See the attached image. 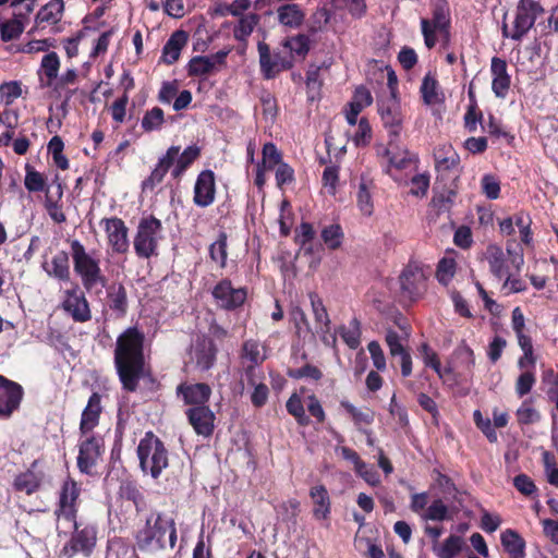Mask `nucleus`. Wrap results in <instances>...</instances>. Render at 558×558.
Returning <instances> with one entry per match:
<instances>
[{
  "label": "nucleus",
  "instance_id": "nucleus-25",
  "mask_svg": "<svg viewBox=\"0 0 558 558\" xmlns=\"http://www.w3.org/2000/svg\"><path fill=\"white\" fill-rule=\"evenodd\" d=\"M63 0H51L37 12L35 17V28L44 29L48 26L57 25L63 16Z\"/></svg>",
  "mask_w": 558,
  "mask_h": 558
},
{
  "label": "nucleus",
  "instance_id": "nucleus-64",
  "mask_svg": "<svg viewBox=\"0 0 558 558\" xmlns=\"http://www.w3.org/2000/svg\"><path fill=\"white\" fill-rule=\"evenodd\" d=\"M437 279L439 282L444 284H448V282L452 279L454 275V262L453 259H441L438 264L437 268Z\"/></svg>",
  "mask_w": 558,
  "mask_h": 558
},
{
  "label": "nucleus",
  "instance_id": "nucleus-16",
  "mask_svg": "<svg viewBox=\"0 0 558 558\" xmlns=\"http://www.w3.org/2000/svg\"><path fill=\"white\" fill-rule=\"evenodd\" d=\"M106 231L109 245L113 252L122 254L129 250V229L120 218H104L100 222Z\"/></svg>",
  "mask_w": 558,
  "mask_h": 558
},
{
  "label": "nucleus",
  "instance_id": "nucleus-61",
  "mask_svg": "<svg viewBox=\"0 0 558 558\" xmlns=\"http://www.w3.org/2000/svg\"><path fill=\"white\" fill-rule=\"evenodd\" d=\"M536 381L534 373L530 371L523 372L517 379L515 393L522 398L527 395Z\"/></svg>",
  "mask_w": 558,
  "mask_h": 558
},
{
  "label": "nucleus",
  "instance_id": "nucleus-3",
  "mask_svg": "<svg viewBox=\"0 0 558 558\" xmlns=\"http://www.w3.org/2000/svg\"><path fill=\"white\" fill-rule=\"evenodd\" d=\"M71 254L75 274L81 278L86 291L105 288L107 278L100 268V260L86 252L78 240L71 241Z\"/></svg>",
  "mask_w": 558,
  "mask_h": 558
},
{
  "label": "nucleus",
  "instance_id": "nucleus-8",
  "mask_svg": "<svg viewBox=\"0 0 558 558\" xmlns=\"http://www.w3.org/2000/svg\"><path fill=\"white\" fill-rule=\"evenodd\" d=\"M542 13L543 8L538 2L534 0H520L512 27L509 28L507 24L502 26L504 36L514 40L521 39Z\"/></svg>",
  "mask_w": 558,
  "mask_h": 558
},
{
  "label": "nucleus",
  "instance_id": "nucleus-22",
  "mask_svg": "<svg viewBox=\"0 0 558 558\" xmlns=\"http://www.w3.org/2000/svg\"><path fill=\"white\" fill-rule=\"evenodd\" d=\"M179 151V146H171L168 148L167 153L159 158L158 163L151 171L150 175L143 182V190H153L163 180L168 170L174 165V160L178 157Z\"/></svg>",
  "mask_w": 558,
  "mask_h": 558
},
{
  "label": "nucleus",
  "instance_id": "nucleus-44",
  "mask_svg": "<svg viewBox=\"0 0 558 558\" xmlns=\"http://www.w3.org/2000/svg\"><path fill=\"white\" fill-rule=\"evenodd\" d=\"M487 259L489 264V269L493 275H495L498 279L507 276V270L505 267L504 253L500 247L490 246L487 250Z\"/></svg>",
  "mask_w": 558,
  "mask_h": 558
},
{
  "label": "nucleus",
  "instance_id": "nucleus-47",
  "mask_svg": "<svg viewBox=\"0 0 558 558\" xmlns=\"http://www.w3.org/2000/svg\"><path fill=\"white\" fill-rule=\"evenodd\" d=\"M109 306L111 310L124 314L128 307V298L125 288L122 284L112 286L109 294Z\"/></svg>",
  "mask_w": 558,
  "mask_h": 558
},
{
  "label": "nucleus",
  "instance_id": "nucleus-36",
  "mask_svg": "<svg viewBox=\"0 0 558 558\" xmlns=\"http://www.w3.org/2000/svg\"><path fill=\"white\" fill-rule=\"evenodd\" d=\"M265 348L257 340L248 339L242 344L240 362L253 365H262L266 360Z\"/></svg>",
  "mask_w": 558,
  "mask_h": 558
},
{
  "label": "nucleus",
  "instance_id": "nucleus-38",
  "mask_svg": "<svg viewBox=\"0 0 558 558\" xmlns=\"http://www.w3.org/2000/svg\"><path fill=\"white\" fill-rule=\"evenodd\" d=\"M464 544L461 536L451 534L444 541L442 545H433V550L438 558H454L461 553Z\"/></svg>",
  "mask_w": 558,
  "mask_h": 558
},
{
  "label": "nucleus",
  "instance_id": "nucleus-23",
  "mask_svg": "<svg viewBox=\"0 0 558 558\" xmlns=\"http://www.w3.org/2000/svg\"><path fill=\"white\" fill-rule=\"evenodd\" d=\"M63 306L76 322H87L90 319L88 303L77 287L73 290L66 291V298L63 302Z\"/></svg>",
  "mask_w": 558,
  "mask_h": 558
},
{
  "label": "nucleus",
  "instance_id": "nucleus-54",
  "mask_svg": "<svg viewBox=\"0 0 558 558\" xmlns=\"http://www.w3.org/2000/svg\"><path fill=\"white\" fill-rule=\"evenodd\" d=\"M287 411L295 417L300 425H307L310 423L308 417L305 414V410L301 398L294 393L287 401Z\"/></svg>",
  "mask_w": 558,
  "mask_h": 558
},
{
  "label": "nucleus",
  "instance_id": "nucleus-11",
  "mask_svg": "<svg viewBox=\"0 0 558 558\" xmlns=\"http://www.w3.org/2000/svg\"><path fill=\"white\" fill-rule=\"evenodd\" d=\"M399 280L402 295L410 301L418 299L426 289V276L416 264H409Z\"/></svg>",
  "mask_w": 558,
  "mask_h": 558
},
{
  "label": "nucleus",
  "instance_id": "nucleus-40",
  "mask_svg": "<svg viewBox=\"0 0 558 558\" xmlns=\"http://www.w3.org/2000/svg\"><path fill=\"white\" fill-rule=\"evenodd\" d=\"M258 23L259 15L256 13H250L239 17L238 23L233 27V37L238 41L246 43Z\"/></svg>",
  "mask_w": 558,
  "mask_h": 558
},
{
  "label": "nucleus",
  "instance_id": "nucleus-29",
  "mask_svg": "<svg viewBox=\"0 0 558 558\" xmlns=\"http://www.w3.org/2000/svg\"><path fill=\"white\" fill-rule=\"evenodd\" d=\"M310 497L313 502V517L316 520L328 519L331 510V501L327 488L319 484L311 487Z\"/></svg>",
  "mask_w": 558,
  "mask_h": 558
},
{
  "label": "nucleus",
  "instance_id": "nucleus-5",
  "mask_svg": "<svg viewBox=\"0 0 558 558\" xmlns=\"http://www.w3.org/2000/svg\"><path fill=\"white\" fill-rule=\"evenodd\" d=\"M73 524V531L69 541L60 550V556L64 558H74L81 555L89 558L97 546L98 529L97 525L89 522L70 521Z\"/></svg>",
  "mask_w": 558,
  "mask_h": 558
},
{
  "label": "nucleus",
  "instance_id": "nucleus-50",
  "mask_svg": "<svg viewBox=\"0 0 558 558\" xmlns=\"http://www.w3.org/2000/svg\"><path fill=\"white\" fill-rule=\"evenodd\" d=\"M515 415L518 423L521 425L534 424L541 420V414L532 407L531 400L523 401L521 407L517 410Z\"/></svg>",
  "mask_w": 558,
  "mask_h": 558
},
{
  "label": "nucleus",
  "instance_id": "nucleus-43",
  "mask_svg": "<svg viewBox=\"0 0 558 558\" xmlns=\"http://www.w3.org/2000/svg\"><path fill=\"white\" fill-rule=\"evenodd\" d=\"M227 234L225 232H220L218 239L209 246L210 258L213 262L217 263L220 268H225L227 265Z\"/></svg>",
  "mask_w": 558,
  "mask_h": 558
},
{
  "label": "nucleus",
  "instance_id": "nucleus-49",
  "mask_svg": "<svg viewBox=\"0 0 558 558\" xmlns=\"http://www.w3.org/2000/svg\"><path fill=\"white\" fill-rule=\"evenodd\" d=\"M283 46L299 57L304 58L310 51V38L304 34H299L291 38H288Z\"/></svg>",
  "mask_w": 558,
  "mask_h": 558
},
{
  "label": "nucleus",
  "instance_id": "nucleus-15",
  "mask_svg": "<svg viewBox=\"0 0 558 558\" xmlns=\"http://www.w3.org/2000/svg\"><path fill=\"white\" fill-rule=\"evenodd\" d=\"M398 138H389L387 147L383 148V156L387 158L386 172L391 174V171L403 170L412 165H416L418 158L412 154L407 147L400 146L397 142Z\"/></svg>",
  "mask_w": 558,
  "mask_h": 558
},
{
  "label": "nucleus",
  "instance_id": "nucleus-19",
  "mask_svg": "<svg viewBox=\"0 0 558 558\" xmlns=\"http://www.w3.org/2000/svg\"><path fill=\"white\" fill-rule=\"evenodd\" d=\"M190 424L198 435L210 436L214 432L215 414L207 407H193L186 411Z\"/></svg>",
  "mask_w": 558,
  "mask_h": 558
},
{
  "label": "nucleus",
  "instance_id": "nucleus-56",
  "mask_svg": "<svg viewBox=\"0 0 558 558\" xmlns=\"http://www.w3.org/2000/svg\"><path fill=\"white\" fill-rule=\"evenodd\" d=\"M341 407L345 409V411L351 415L352 420L356 425L359 424H371L374 420V415L372 411L368 409L361 410L355 408L352 403L349 401H341Z\"/></svg>",
  "mask_w": 558,
  "mask_h": 558
},
{
  "label": "nucleus",
  "instance_id": "nucleus-55",
  "mask_svg": "<svg viewBox=\"0 0 558 558\" xmlns=\"http://www.w3.org/2000/svg\"><path fill=\"white\" fill-rule=\"evenodd\" d=\"M437 87L438 83L435 77L427 74L424 76L422 85H421V93L422 97L425 104L433 105L437 102L438 100V94H437Z\"/></svg>",
  "mask_w": 558,
  "mask_h": 558
},
{
  "label": "nucleus",
  "instance_id": "nucleus-59",
  "mask_svg": "<svg viewBox=\"0 0 558 558\" xmlns=\"http://www.w3.org/2000/svg\"><path fill=\"white\" fill-rule=\"evenodd\" d=\"M24 184L29 192H41L45 189L46 182L41 173L33 168L26 167Z\"/></svg>",
  "mask_w": 558,
  "mask_h": 558
},
{
  "label": "nucleus",
  "instance_id": "nucleus-35",
  "mask_svg": "<svg viewBox=\"0 0 558 558\" xmlns=\"http://www.w3.org/2000/svg\"><path fill=\"white\" fill-rule=\"evenodd\" d=\"M500 541L510 558H524L525 541L518 532L508 529L501 533Z\"/></svg>",
  "mask_w": 558,
  "mask_h": 558
},
{
  "label": "nucleus",
  "instance_id": "nucleus-34",
  "mask_svg": "<svg viewBox=\"0 0 558 558\" xmlns=\"http://www.w3.org/2000/svg\"><path fill=\"white\" fill-rule=\"evenodd\" d=\"M373 190V181L362 177L356 192V204L362 215L367 217L374 211Z\"/></svg>",
  "mask_w": 558,
  "mask_h": 558
},
{
  "label": "nucleus",
  "instance_id": "nucleus-4",
  "mask_svg": "<svg viewBox=\"0 0 558 558\" xmlns=\"http://www.w3.org/2000/svg\"><path fill=\"white\" fill-rule=\"evenodd\" d=\"M137 457L142 471L154 478H157L169 464L163 442L151 432L146 433L140 440Z\"/></svg>",
  "mask_w": 558,
  "mask_h": 558
},
{
  "label": "nucleus",
  "instance_id": "nucleus-53",
  "mask_svg": "<svg viewBox=\"0 0 558 558\" xmlns=\"http://www.w3.org/2000/svg\"><path fill=\"white\" fill-rule=\"evenodd\" d=\"M322 239L328 248H338L341 245L343 239L341 227L339 225H330L325 227L322 231Z\"/></svg>",
  "mask_w": 558,
  "mask_h": 558
},
{
  "label": "nucleus",
  "instance_id": "nucleus-2",
  "mask_svg": "<svg viewBox=\"0 0 558 558\" xmlns=\"http://www.w3.org/2000/svg\"><path fill=\"white\" fill-rule=\"evenodd\" d=\"M167 535L169 546L173 548L177 543L174 521L161 513H151L146 519L145 525L136 533L135 539L140 550L156 551L166 547Z\"/></svg>",
  "mask_w": 558,
  "mask_h": 558
},
{
  "label": "nucleus",
  "instance_id": "nucleus-12",
  "mask_svg": "<svg viewBox=\"0 0 558 558\" xmlns=\"http://www.w3.org/2000/svg\"><path fill=\"white\" fill-rule=\"evenodd\" d=\"M378 112L389 138H398L402 131L403 116L397 96L378 101Z\"/></svg>",
  "mask_w": 558,
  "mask_h": 558
},
{
  "label": "nucleus",
  "instance_id": "nucleus-31",
  "mask_svg": "<svg viewBox=\"0 0 558 558\" xmlns=\"http://www.w3.org/2000/svg\"><path fill=\"white\" fill-rule=\"evenodd\" d=\"M373 97L365 86H359L354 90L352 100L349 102V109L345 111V118L350 125H355L359 113L366 107L371 106Z\"/></svg>",
  "mask_w": 558,
  "mask_h": 558
},
{
  "label": "nucleus",
  "instance_id": "nucleus-41",
  "mask_svg": "<svg viewBox=\"0 0 558 558\" xmlns=\"http://www.w3.org/2000/svg\"><path fill=\"white\" fill-rule=\"evenodd\" d=\"M39 486V476L31 470H27L16 475L13 481L14 489L21 493H25L26 495H32L33 493L38 490Z\"/></svg>",
  "mask_w": 558,
  "mask_h": 558
},
{
  "label": "nucleus",
  "instance_id": "nucleus-57",
  "mask_svg": "<svg viewBox=\"0 0 558 558\" xmlns=\"http://www.w3.org/2000/svg\"><path fill=\"white\" fill-rule=\"evenodd\" d=\"M456 198V192L452 190H445L435 194L432 198V205L438 213L448 211Z\"/></svg>",
  "mask_w": 558,
  "mask_h": 558
},
{
  "label": "nucleus",
  "instance_id": "nucleus-24",
  "mask_svg": "<svg viewBox=\"0 0 558 558\" xmlns=\"http://www.w3.org/2000/svg\"><path fill=\"white\" fill-rule=\"evenodd\" d=\"M177 393L182 396L186 404L203 407L210 398L211 389L207 384H181L177 388Z\"/></svg>",
  "mask_w": 558,
  "mask_h": 558
},
{
  "label": "nucleus",
  "instance_id": "nucleus-58",
  "mask_svg": "<svg viewBox=\"0 0 558 558\" xmlns=\"http://www.w3.org/2000/svg\"><path fill=\"white\" fill-rule=\"evenodd\" d=\"M281 161V153L278 150L275 144L266 143L263 147V162L262 166L272 169L275 166H279Z\"/></svg>",
  "mask_w": 558,
  "mask_h": 558
},
{
  "label": "nucleus",
  "instance_id": "nucleus-46",
  "mask_svg": "<svg viewBox=\"0 0 558 558\" xmlns=\"http://www.w3.org/2000/svg\"><path fill=\"white\" fill-rule=\"evenodd\" d=\"M315 238V231L313 226L308 222H302L296 229L295 242L301 245L306 254L314 253L313 240Z\"/></svg>",
  "mask_w": 558,
  "mask_h": 558
},
{
  "label": "nucleus",
  "instance_id": "nucleus-60",
  "mask_svg": "<svg viewBox=\"0 0 558 558\" xmlns=\"http://www.w3.org/2000/svg\"><path fill=\"white\" fill-rule=\"evenodd\" d=\"M447 506L440 499H437L432 502L422 518L424 520L442 521L447 518Z\"/></svg>",
  "mask_w": 558,
  "mask_h": 558
},
{
  "label": "nucleus",
  "instance_id": "nucleus-48",
  "mask_svg": "<svg viewBox=\"0 0 558 558\" xmlns=\"http://www.w3.org/2000/svg\"><path fill=\"white\" fill-rule=\"evenodd\" d=\"M165 122V114L161 108L154 107L148 110L142 119V129L145 132H151L162 126Z\"/></svg>",
  "mask_w": 558,
  "mask_h": 558
},
{
  "label": "nucleus",
  "instance_id": "nucleus-14",
  "mask_svg": "<svg viewBox=\"0 0 558 558\" xmlns=\"http://www.w3.org/2000/svg\"><path fill=\"white\" fill-rule=\"evenodd\" d=\"M23 396L20 384L0 375V417L9 418L20 408Z\"/></svg>",
  "mask_w": 558,
  "mask_h": 558
},
{
  "label": "nucleus",
  "instance_id": "nucleus-7",
  "mask_svg": "<svg viewBox=\"0 0 558 558\" xmlns=\"http://www.w3.org/2000/svg\"><path fill=\"white\" fill-rule=\"evenodd\" d=\"M161 229L160 220L154 216L141 219L134 238V250L138 257L149 258L157 255Z\"/></svg>",
  "mask_w": 558,
  "mask_h": 558
},
{
  "label": "nucleus",
  "instance_id": "nucleus-6",
  "mask_svg": "<svg viewBox=\"0 0 558 558\" xmlns=\"http://www.w3.org/2000/svg\"><path fill=\"white\" fill-rule=\"evenodd\" d=\"M421 29L428 49L434 48L438 39L449 41L450 15L446 2L438 1L434 4L430 19H421Z\"/></svg>",
  "mask_w": 558,
  "mask_h": 558
},
{
  "label": "nucleus",
  "instance_id": "nucleus-26",
  "mask_svg": "<svg viewBox=\"0 0 558 558\" xmlns=\"http://www.w3.org/2000/svg\"><path fill=\"white\" fill-rule=\"evenodd\" d=\"M493 75L492 89L496 97L505 98L510 88V76L507 72V63L500 58H493L490 64Z\"/></svg>",
  "mask_w": 558,
  "mask_h": 558
},
{
  "label": "nucleus",
  "instance_id": "nucleus-17",
  "mask_svg": "<svg viewBox=\"0 0 558 558\" xmlns=\"http://www.w3.org/2000/svg\"><path fill=\"white\" fill-rule=\"evenodd\" d=\"M215 174L211 170L202 171L194 186V203L199 207H207L215 201Z\"/></svg>",
  "mask_w": 558,
  "mask_h": 558
},
{
  "label": "nucleus",
  "instance_id": "nucleus-63",
  "mask_svg": "<svg viewBox=\"0 0 558 558\" xmlns=\"http://www.w3.org/2000/svg\"><path fill=\"white\" fill-rule=\"evenodd\" d=\"M474 422L476 426L483 432V434L487 437L490 442L497 441V433L492 426V422L489 418H484L481 411L476 410L473 413Z\"/></svg>",
  "mask_w": 558,
  "mask_h": 558
},
{
  "label": "nucleus",
  "instance_id": "nucleus-9",
  "mask_svg": "<svg viewBox=\"0 0 558 558\" xmlns=\"http://www.w3.org/2000/svg\"><path fill=\"white\" fill-rule=\"evenodd\" d=\"M259 53V65L263 76L266 80L276 77L281 71L293 66L292 57H284L280 52H270L269 46L259 41L257 45Z\"/></svg>",
  "mask_w": 558,
  "mask_h": 558
},
{
  "label": "nucleus",
  "instance_id": "nucleus-20",
  "mask_svg": "<svg viewBox=\"0 0 558 558\" xmlns=\"http://www.w3.org/2000/svg\"><path fill=\"white\" fill-rule=\"evenodd\" d=\"M216 353L217 349L210 339L197 338L191 349V359L199 369L207 371L214 365Z\"/></svg>",
  "mask_w": 558,
  "mask_h": 558
},
{
  "label": "nucleus",
  "instance_id": "nucleus-33",
  "mask_svg": "<svg viewBox=\"0 0 558 558\" xmlns=\"http://www.w3.org/2000/svg\"><path fill=\"white\" fill-rule=\"evenodd\" d=\"M187 43V34L184 31H175L162 48V60L167 64L174 63L181 50Z\"/></svg>",
  "mask_w": 558,
  "mask_h": 558
},
{
  "label": "nucleus",
  "instance_id": "nucleus-32",
  "mask_svg": "<svg viewBox=\"0 0 558 558\" xmlns=\"http://www.w3.org/2000/svg\"><path fill=\"white\" fill-rule=\"evenodd\" d=\"M60 70V58L59 56L51 51L46 53L40 62V66L38 70L39 84L41 86H50L52 81L57 78Z\"/></svg>",
  "mask_w": 558,
  "mask_h": 558
},
{
  "label": "nucleus",
  "instance_id": "nucleus-42",
  "mask_svg": "<svg viewBox=\"0 0 558 558\" xmlns=\"http://www.w3.org/2000/svg\"><path fill=\"white\" fill-rule=\"evenodd\" d=\"M278 20L281 24L290 27L299 26L304 14L296 4H286L278 9Z\"/></svg>",
  "mask_w": 558,
  "mask_h": 558
},
{
  "label": "nucleus",
  "instance_id": "nucleus-27",
  "mask_svg": "<svg viewBox=\"0 0 558 558\" xmlns=\"http://www.w3.org/2000/svg\"><path fill=\"white\" fill-rule=\"evenodd\" d=\"M101 410V397L94 392L82 413L80 430L83 435L89 434L98 425Z\"/></svg>",
  "mask_w": 558,
  "mask_h": 558
},
{
  "label": "nucleus",
  "instance_id": "nucleus-51",
  "mask_svg": "<svg viewBox=\"0 0 558 558\" xmlns=\"http://www.w3.org/2000/svg\"><path fill=\"white\" fill-rule=\"evenodd\" d=\"M36 0H12L10 8L12 9V17L22 20L27 23L31 13L34 11Z\"/></svg>",
  "mask_w": 558,
  "mask_h": 558
},
{
  "label": "nucleus",
  "instance_id": "nucleus-10",
  "mask_svg": "<svg viewBox=\"0 0 558 558\" xmlns=\"http://www.w3.org/2000/svg\"><path fill=\"white\" fill-rule=\"evenodd\" d=\"M81 494L78 484L68 478L61 486L58 507L54 514L60 520L74 521L77 515V499Z\"/></svg>",
  "mask_w": 558,
  "mask_h": 558
},
{
  "label": "nucleus",
  "instance_id": "nucleus-1",
  "mask_svg": "<svg viewBox=\"0 0 558 558\" xmlns=\"http://www.w3.org/2000/svg\"><path fill=\"white\" fill-rule=\"evenodd\" d=\"M144 335L136 327H130L117 339L114 365L128 391H135L144 373Z\"/></svg>",
  "mask_w": 558,
  "mask_h": 558
},
{
  "label": "nucleus",
  "instance_id": "nucleus-30",
  "mask_svg": "<svg viewBox=\"0 0 558 558\" xmlns=\"http://www.w3.org/2000/svg\"><path fill=\"white\" fill-rule=\"evenodd\" d=\"M434 160L436 170L439 172H446L458 168L460 163V157L454 150L451 144L444 143L439 144L434 149Z\"/></svg>",
  "mask_w": 558,
  "mask_h": 558
},
{
  "label": "nucleus",
  "instance_id": "nucleus-52",
  "mask_svg": "<svg viewBox=\"0 0 558 558\" xmlns=\"http://www.w3.org/2000/svg\"><path fill=\"white\" fill-rule=\"evenodd\" d=\"M25 25L22 20L14 17L8 20L0 27L1 39L3 41H10L17 38L23 33Z\"/></svg>",
  "mask_w": 558,
  "mask_h": 558
},
{
  "label": "nucleus",
  "instance_id": "nucleus-39",
  "mask_svg": "<svg viewBox=\"0 0 558 558\" xmlns=\"http://www.w3.org/2000/svg\"><path fill=\"white\" fill-rule=\"evenodd\" d=\"M201 148L196 145L186 147L181 154L179 153L175 158V165L171 172L173 178L181 177L184 171L199 157Z\"/></svg>",
  "mask_w": 558,
  "mask_h": 558
},
{
  "label": "nucleus",
  "instance_id": "nucleus-45",
  "mask_svg": "<svg viewBox=\"0 0 558 558\" xmlns=\"http://www.w3.org/2000/svg\"><path fill=\"white\" fill-rule=\"evenodd\" d=\"M341 338L350 349H356L361 343V323L357 318H352L347 327L340 331Z\"/></svg>",
  "mask_w": 558,
  "mask_h": 558
},
{
  "label": "nucleus",
  "instance_id": "nucleus-21",
  "mask_svg": "<svg viewBox=\"0 0 558 558\" xmlns=\"http://www.w3.org/2000/svg\"><path fill=\"white\" fill-rule=\"evenodd\" d=\"M228 52L218 51L210 56H196L192 58L187 64V73L190 76H203L211 73L217 65L225 63Z\"/></svg>",
  "mask_w": 558,
  "mask_h": 558
},
{
  "label": "nucleus",
  "instance_id": "nucleus-62",
  "mask_svg": "<svg viewBox=\"0 0 558 558\" xmlns=\"http://www.w3.org/2000/svg\"><path fill=\"white\" fill-rule=\"evenodd\" d=\"M386 343L392 356H402L409 353L401 340V337L392 329H388L386 333Z\"/></svg>",
  "mask_w": 558,
  "mask_h": 558
},
{
  "label": "nucleus",
  "instance_id": "nucleus-37",
  "mask_svg": "<svg viewBox=\"0 0 558 558\" xmlns=\"http://www.w3.org/2000/svg\"><path fill=\"white\" fill-rule=\"evenodd\" d=\"M310 301L316 322L317 332L327 333L330 330V319L322 299L316 293H310Z\"/></svg>",
  "mask_w": 558,
  "mask_h": 558
},
{
  "label": "nucleus",
  "instance_id": "nucleus-13",
  "mask_svg": "<svg viewBox=\"0 0 558 558\" xmlns=\"http://www.w3.org/2000/svg\"><path fill=\"white\" fill-rule=\"evenodd\" d=\"M213 298L220 308L235 310L243 305L247 292L244 288H234L230 280L222 279L213 289Z\"/></svg>",
  "mask_w": 558,
  "mask_h": 558
},
{
  "label": "nucleus",
  "instance_id": "nucleus-28",
  "mask_svg": "<svg viewBox=\"0 0 558 558\" xmlns=\"http://www.w3.org/2000/svg\"><path fill=\"white\" fill-rule=\"evenodd\" d=\"M45 272L60 281H69L71 277L69 255L64 251L58 252L51 260L45 259L41 264Z\"/></svg>",
  "mask_w": 558,
  "mask_h": 558
},
{
  "label": "nucleus",
  "instance_id": "nucleus-18",
  "mask_svg": "<svg viewBox=\"0 0 558 558\" xmlns=\"http://www.w3.org/2000/svg\"><path fill=\"white\" fill-rule=\"evenodd\" d=\"M101 440L94 436L87 437L80 445L77 466L83 473H90L100 457Z\"/></svg>",
  "mask_w": 558,
  "mask_h": 558
}]
</instances>
